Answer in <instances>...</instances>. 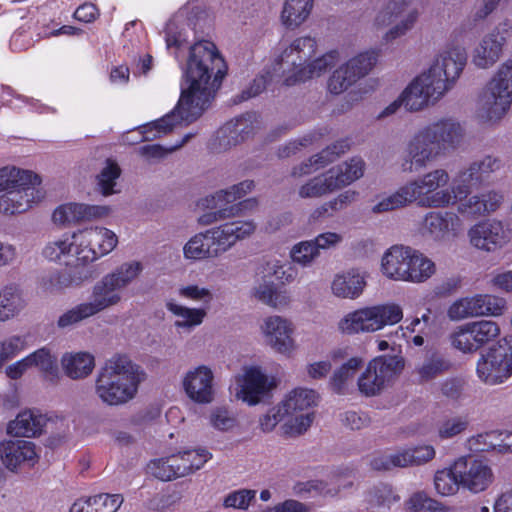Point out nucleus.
I'll return each mask as SVG.
<instances>
[{
    "label": "nucleus",
    "mask_w": 512,
    "mask_h": 512,
    "mask_svg": "<svg viewBox=\"0 0 512 512\" xmlns=\"http://www.w3.org/2000/svg\"><path fill=\"white\" fill-rule=\"evenodd\" d=\"M209 422L219 431H229L235 427L236 418L228 409L216 407L210 412Z\"/></svg>",
    "instance_id": "58"
},
{
    "label": "nucleus",
    "mask_w": 512,
    "mask_h": 512,
    "mask_svg": "<svg viewBox=\"0 0 512 512\" xmlns=\"http://www.w3.org/2000/svg\"><path fill=\"white\" fill-rule=\"evenodd\" d=\"M313 419L314 414L311 412L287 415V419L282 425L283 433L290 437L302 435L310 428Z\"/></svg>",
    "instance_id": "52"
},
{
    "label": "nucleus",
    "mask_w": 512,
    "mask_h": 512,
    "mask_svg": "<svg viewBox=\"0 0 512 512\" xmlns=\"http://www.w3.org/2000/svg\"><path fill=\"white\" fill-rule=\"evenodd\" d=\"M500 334L497 322H469L453 336L454 347L472 352Z\"/></svg>",
    "instance_id": "26"
},
{
    "label": "nucleus",
    "mask_w": 512,
    "mask_h": 512,
    "mask_svg": "<svg viewBox=\"0 0 512 512\" xmlns=\"http://www.w3.org/2000/svg\"><path fill=\"white\" fill-rule=\"evenodd\" d=\"M193 136H194V134L188 133V134L184 135L181 138V140L178 141L176 144H174L172 146H169V147H163V146L158 145V144L144 145V146H141L139 148V154L142 155L143 157H145L148 160H155V161L156 160H161V159L165 158L167 155H169L170 153H172V152L178 150L179 148H181Z\"/></svg>",
    "instance_id": "53"
},
{
    "label": "nucleus",
    "mask_w": 512,
    "mask_h": 512,
    "mask_svg": "<svg viewBox=\"0 0 512 512\" xmlns=\"http://www.w3.org/2000/svg\"><path fill=\"white\" fill-rule=\"evenodd\" d=\"M511 24L505 20L484 34L471 51V63L477 69L492 68L503 56Z\"/></svg>",
    "instance_id": "20"
},
{
    "label": "nucleus",
    "mask_w": 512,
    "mask_h": 512,
    "mask_svg": "<svg viewBox=\"0 0 512 512\" xmlns=\"http://www.w3.org/2000/svg\"><path fill=\"white\" fill-rule=\"evenodd\" d=\"M316 400L317 395L314 390L297 388L287 395L282 404L289 415H294L295 413H304L305 410L316 404Z\"/></svg>",
    "instance_id": "43"
},
{
    "label": "nucleus",
    "mask_w": 512,
    "mask_h": 512,
    "mask_svg": "<svg viewBox=\"0 0 512 512\" xmlns=\"http://www.w3.org/2000/svg\"><path fill=\"white\" fill-rule=\"evenodd\" d=\"M464 125L451 116L440 117L415 131L399 159L403 173H415L459 149L465 141Z\"/></svg>",
    "instance_id": "4"
},
{
    "label": "nucleus",
    "mask_w": 512,
    "mask_h": 512,
    "mask_svg": "<svg viewBox=\"0 0 512 512\" xmlns=\"http://www.w3.org/2000/svg\"><path fill=\"white\" fill-rule=\"evenodd\" d=\"M411 0H390L376 13L372 28L381 30L389 28L382 36L384 44H390L407 35L416 25L419 18L417 8H409Z\"/></svg>",
    "instance_id": "16"
},
{
    "label": "nucleus",
    "mask_w": 512,
    "mask_h": 512,
    "mask_svg": "<svg viewBox=\"0 0 512 512\" xmlns=\"http://www.w3.org/2000/svg\"><path fill=\"white\" fill-rule=\"evenodd\" d=\"M27 359H30V367L36 366L45 372L52 371L56 363V359L51 355L50 351L46 348L38 349L37 351L27 356Z\"/></svg>",
    "instance_id": "64"
},
{
    "label": "nucleus",
    "mask_w": 512,
    "mask_h": 512,
    "mask_svg": "<svg viewBox=\"0 0 512 512\" xmlns=\"http://www.w3.org/2000/svg\"><path fill=\"white\" fill-rule=\"evenodd\" d=\"M400 95L402 101H404L405 109L409 112H419L429 106H433L415 78Z\"/></svg>",
    "instance_id": "47"
},
{
    "label": "nucleus",
    "mask_w": 512,
    "mask_h": 512,
    "mask_svg": "<svg viewBox=\"0 0 512 512\" xmlns=\"http://www.w3.org/2000/svg\"><path fill=\"white\" fill-rule=\"evenodd\" d=\"M450 175L444 168H435L406 183L413 203L421 208L443 209L453 205L448 191Z\"/></svg>",
    "instance_id": "15"
},
{
    "label": "nucleus",
    "mask_w": 512,
    "mask_h": 512,
    "mask_svg": "<svg viewBox=\"0 0 512 512\" xmlns=\"http://www.w3.org/2000/svg\"><path fill=\"white\" fill-rule=\"evenodd\" d=\"M123 501L121 494H98L77 500L69 512H117Z\"/></svg>",
    "instance_id": "36"
},
{
    "label": "nucleus",
    "mask_w": 512,
    "mask_h": 512,
    "mask_svg": "<svg viewBox=\"0 0 512 512\" xmlns=\"http://www.w3.org/2000/svg\"><path fill=\"white\" fill-rule=\"evenodd\" d=\"M255 230L256 224L250 219L222 223L193 235L183 246V256L191 261L217 258L237 242L249 238Z\"/></svg>",
    "instance_id": "8"
},
{
    "label": "nucleus",
    "mask_w": 512,
    "mask_h": 512,
    "mask_svg": "<svg viewBox=\"0 0 512 512\" xmlns=\"http://www.w3.org/2000/svg\"><path fill=\"white\" fill-rule=\"evenodd\" d=\"M314 0H285L281 20L288 28H297L309 17Z\"/></svg>",
    "instance_id": "40"
},
{
    "label": "nucleus",
    "mask_w": 512,
    "mask_h": 512,
    "mask_svg": "<svg viewBox=\"0 0 512 512\" xmlns=\"http://www.w3.org/2000/svg\"><path fill=\"white\" fill-rule=\"evenodd\" d=\"M413 204L411 195L406 184L391 193L376 195L371 201V213L380 215L392 212Z\"/></svg>",
    "instance_id": "34"
},
{
    "label": "nucleus",
    "mask_w": 512,
    "mask_h": 512,
    "mask_svg": "<svg viewBox=\"0 0 512 512\" xmlns=\"http://www.w3.org/2000/svg\"><path fill=\"white\" fill-rule=\"evenodd\" d=\"M363 360L352 357L341 367L336 369L330 379V386L337 394H346L352 384L358 370L362 367Z\"/></svg>",
    "instance_id": "41"
},
{
    "label": "nucleus",
    "mask_w": 512,
    "mask_h": 512,
    "mask_svg": "<svg viewBox=\"0 0 512 512\" xmlns=\"http://www.w3.org/2000/svg\"><path fill=\"white\" fill-rule=\"evenodd\" d=\"M501 160L492 155L476 159L462 167L454 175L448 191L453 195V205L464 217L478 218L496 212L504 202V194L498 190H487L470 195L474 187L485 183L491 174L500 170Z\"/></svg>",
    "instance_id": "5"
},
{
    "label": "nucleus",
    "mask_w": 512,
    "mask_h": 512,
    "mask_svg": "<svg viewBox=\"0 0 512 512\" xmlns=\"http://www.w3.org/2000/svg\"><path fill=\"white\" fill-rule=\"evenodd\" d=\"M117 245L116 233L102 226L77 229L48 241L42 249V256L66 269H55L44 275L42 288L57 294L80 287L91 278L83 269L109 255Z\"/></svg>",
    "instance_id": "2"
},
{
    "label": "nucleus",
    "mask_w": 512,
    "mask_h": 512,
    "mask_svg": "<svg viewBox=\"0 0 512 512\" xmlns=\"http://www.w3.org/2000/svg\"><path fill=\"white\" fill-rule=\"evenodd\" d=\"M468 424L469 422L465 417H453L440 425L438 434L442 439H449L465 431Z\"/></svg>",
    "instance_id": "61"
},
{
    "label": "nucleus",
    "mask_w": 512,
    "mask_h": 512,
    "mask_svg": "<svg viewBox=\"0 0 512 512\" xmlns=\"http://www.w3.org/2000/svg\"><path fill=\"white\" fill-rule=\"evenodd\" d=\"M499 437L498 432H486L468 439V448L474 452H485L490 450H498V443L494 440Z\"/></svg>",
    "instance_id": "59"
},
{
    "label": "nucleus",
    "mask_w": 512,
    "mask_h": 512,
    "mask_svg": "<svg viewBox=\"0 0 512 512\" xmlns=\"http://www.w3.org/2000/svg\"><path fill=\"white\" fill-rule=\"evenodd\" d=\"M237 382L239 388L236 391V397L249 405L261 402L276 386L274 378H269L258 367L247 368Z\"/></svg>",
    "instance_id": "25"
},
{
    "label": "nucleus",
    "mask_w": 512,
    "mask_h": 512,
    "mask_svg": "<svg viewBox=\"0 0 512 512\" xmlns=\"http://www.w3.org/2000/svg\"><path fill=\"white\" fill-rule=\"evenodd\" d=\"M467 62L466 49L452 44L443 49L431 66L417 77L432 105L439 102L455 85Z\"/></svg>",
    "instance_id": "11"
},
{
    "label": "nucleus",
    "mask_w": 512,
    "mask_h": 512,
    "mask_svg": "<svg viewBox=\"0 0 512 512\" xmlns=\"http://www.w3.org/2000/svg\"><path fill=\"white\" fill-rule=\"evenodd\" d=\"M455 473L460 478L461 487L474 494L487 490L495 478L488 461L475 455L456 459Z\"/></svg>",
    "instance_id": "23"
},
{
    "label": "nucleus",
    "mask_w": 512,
    "mask_h": 512,
    "mask_svg": "<svg viewBox=\"0 0 512 512\" xmlns=\"http://www.w3.org/2000/svg\"><path fill=\"white\" fill-rule=\"evenodd\" d=\"M46 423L43 415L35 411H23L8 424L7 432L16 437H34L42 432Z\"/></svg>",
    "instance_id": "35"
},
{
    "label": "nucleus",
    "mask_w": 512,
    "mask_h": 512,
    "mask_svg": "<svg viewBox=\"0 0 512 512\" xmlns=\"http://www.w3.org/2000/svg\"><path fill=\"white\" fill-rule=\"evenodd\" d=\"M165 306L172 316L183 320H203L207 316L205 308H189L179 304L174 299L167 300Z\"/></svg>",
    "instance_id": "55"
},
{
    "label": "nucleus",
    "mask_w": 512,
    "mask_h": 512,
    "mask_svg": "<svg viewBox=\"0 0 512 512\" xmlns=\"http://www.w3.org/2000/svg\"><path fill=\"white\" fill-rule=\"evenodd\" d=\"M460 479L455 473V461L448 468L436 471L434 475V488L442 496L454 495L461 487Z\"/></svg>",
    "instance_id": "49"
},
{
    "label": "nucleus",
    "mask_w": 512,
    "mask_h": 512,
    "mask_svg": "<svg viewBox=\"0 0 512 512\" xmlns=\"http://www.w3.org/2000/svg\"><path fill=\"white\" fill-rule=\"evenodd\" d=\"M367 272L360 268H350L337 273L331 283L333 295L343 299H356L366 287Z\"/></svg>",
    "instance_id": "30"
},
{
    "label": "nucleus",
    "mask_w": 512,
    "mask_h": 512,
    "mask_svg": "<svg viewBox=\"0 0 512 512\" xmlns=\"http://www.w3.org/2000/svg\"><path fill=\"white\" fill-rule=\"evenodd\" d=\"M358 196V193L354 190H346L340 193L337 197L330 200L329 202L323 204L319 208H317L314 212L318 217L326 214L329 209L333 211H340L346 208L348 205L353 203Z\"/></svg>",
    "instance_id": "56"
},
{
    "label": "nucleus",
    "mask_w": 512,
    "mask_h": 512,
    "mask_svg": "<svg viewBox=\"0 0 512 512\" xmlns=\"http://www.w3.org/2000/svg\"><path fill=\"white\" fill-rule=\"evenodd\" d=\"M25 307L26 302L17 286L8 285L0 290V320L19 317Z\"/></svg>",
    "instance_id": "39"
},
{
    "label": "nucleus",
    "mask_w": 512,
    "mask_h": 512,
    "mask_svg": "<svg viewBox=\"0 0 512 512\" xmlns=\"http://www.w3.org/2000/svg\"><path fill=\"white\" fill-rule=\"evenodd\" d=\"M319 256L312 239L298 242L290 250L291 260L302 267H310Z\"/></svg>",
    "instance_id": "51"
},
{
    "label": "nucleus",
    "mask_w": 512,
    "mask_h": 512,
    "mask_svg": "<svg viewBox=\"0 0 512 512\" xmlns=\"http://www.w3.org/2000/svg\"><path fill=\"white\" fill-rule=\"evenodd\" d=\"M109 213L110 208L107 206L70 202L59 205L53 211L52 221L60 227H65L81 221L101 219Z\"/></svg>",
    "instance_id": "28"
},
{
    "label": "nucleus",
    "mask_w": 512,
    "mask_h": 512,
    "mask_svg": "<svg viewBox=\"0 0 512 512\" xmlns=\"http://www.w3.org/2000/svg\"><path fill=\"white\" fill-rule=\"evenodd\" d=\"M258 275L259 280L251 289L252 297L275 310L287 309L292 295L285 286L296 280L297 268L289 262L271 259L261 265Z\"/></svg>",
    "instance_id": "12"
},
{
    "label": "nucleus",
    "mask_w": 512,
    "mask_h": 512,
    "mask_svg": "<svg viewBox=\"0 0 512 512\" xmlns=\"http://www.w3.org/2000/svg\"><path fill=\"white\" fill-rule=\"evenodd\" d=\"M512 105V59L501 63L480 93L476 105L477 119L487 125L498 124Z\"/></svg>",
    "instance_id": "13"
},
{
    "label": "nucleus",
    "mask_w": 512,
    "mask_h": 512,
    "mask_svg": "<svg viewBox=\"0 0 512 512\" xmlns=\"http://www.w3.org/2000/svg\"><path fill=\"white\" fill-rule=\"evenodd\" d=\"M144 267L139 261L122 263L111 273L105 275L93 289L94 300L81 303L64 313L59 320H84L98 312L116 305L121 300L120 290L132 284L142 273Z\"/></svg>",
    "instance_id": "9"
},
{
    "label": "nucleus",
    "mask_w": 512,
    "mask_h": 512,
    "mask_svg": "<svg viewBox=\"0 0 512 512\" xmlns=\"http://www.w3.org/2000/svg\"><path fill=\"white\" fill-rule=\"evenodd\" d=\"M407 248L408 246L394 245L385 251L381 259V272L385 277L398 281Z\"/></svg>",
    "instance_id": "44"
},
{
    "label": "nucleus",
    "mask_w": 512,
    "mask_h": 512,
    "mask_svg": "<svg viewBox=\"0 0 512 512\" xmlns=\"http://www.w3.org/2000/svg\"><path fill=\"white\" fill-rule=\"evenodd\" d=\"M422 310L421 315L416 316L414 320H438L447 312L445 304L435 298L427 300Z\"/></svg>",
    "instance_id": "63"
},
{
    "label": "nucleus",
    "mask_w": 512,
    "mask_h": 512,
    "mask_svg": "<svg viewBox=\"0 0 512 512\" xmlns=\"http://www.w3.org/2000/svg\"><path fill=\"white\" fill-rule=\"evenodd\" d=\"M247 122L248 120L246 117H241L236 119L234 124H228L219 131V137H225L227 134L231 135V139L228 140L227 145H224V148L236 145L240 140L244 139L242 134L249 133L248 131H245Z\"/></svg>",
    "instance_id": "62"
},
{
    "label": "nucleus",
    "mask_w": 512,
    "mask_h": 512,
    "mask_svg": "<svg viewBox=\"0 0 512 512\" xmlns=\"http://www.w3.org/2000/svg\"><path fill=\"white\" fill-rule=\"evenodd\" d=\"M477 374L487 384L504 382L512 374V334L491 345L477 363Z\"/></svg>",
    "instance_id": "17"
},
{
    "label": "nucleus",
    "mask_w": 512,
    "mask_h": 512,
    "mask_svg": "<svg viewBox=\"0 0 512 512\" xmlns=\"http://www.w3.org/2000/svg\"><path fill=\"white\" fill-rule=\"evenodd\" d=\"M366 164L361 157H352L327 170L334 190L342 189L351 185L363 177Z\"/></svg>",
    "instance_id": "32"
},
{
    "label": "nucleus",
    "mask_w": 512,
    "mask_h": 512,
    "mask_svg": "<svg viewBox=\"0 0 512 512\" xmlns=\"http://www.w3.org/2000/svg\"><path fill=\"white\" fill-rule=\"evenodd\" d=\"M404 368V359L397 355L380 356L369 362L357 381L358 389L365 396L379 394Z\"/></svg>",
    "instance_id": "18"
},
{
    "label": "nucleus",
    "mask_w": 512,
    "mask_h": 512,
    "mask_svg": "<svg viewBox=\"0 0 512 512\" xmlns=\"http://www.w3.org/2000/svg\"><path fill=\"white\" fill-rule=\"evenodd\" d=\"M266 343L280 353H289L294 346L291 322H265L261 327Z\"/></svg>",
    "instance_id": "33"
},
{
    "label": "nucleus",
    "mask_w": 512,
    "mask_h": 512,
    "mask_svg": "<svg viewBox=\"0 0 512 512\" xmlns=\"http://www.w3.org/2000/svg\"><path fill=\"white\" fill-rule=\"evenodd\" d=\"M119 176V166L115 162L108 160L106 162V166L101 170L97 177L98 186L103 195L107 196L115 193L114 186L116 185V180Z\"/></svg>",
    "instance_id": "54"
},
{
    "label": "nucleus",
    "mask_w": 512,
    "mask_h": 512,
    "mask_svg": "<svg viewBox=\"0 0 512 512\" xmlns=\"http://www.w3.org/2000/svg\"><path fill=\"white\" fill-rule=\"evenodd\" d=\"M467 236L477 250L493 253L504 248L512 238V230L497 218H488L472 225Z\"/></svg>",
    "instance_id": "21"
},
{
    "label": "nucleus",
    "mask_w": 512,
    "mask_h": 512,
    "mask_svg": "<svg viewBox=\"0 0 512 512\" xmlns=\"http://www.w3.org/2000/svg\"><path fill=\"white\" fill-rule=\"evenodd\" d=\"M254 186L252 180H245L201 199L198 206L208 210V212L199 216L198 223L201 225H210L219 220L234 217L238 215L241 210L252 209L257 205L255 199H248L238 204L233 203L251 192Z\"/></svg>",
    "instance_id": "14"
},
{
    "label": "nucleus",
    "mask_w": 512,
    "mask_h": 512,
    "mask_svg": "<svg viewBox=\"0 0 512 512\" xmlns=\"http://www.w3.org/2000/svg\"><path fill=\"white\" fill-rule=\"evenodd\" d=\"M435 272V263L423 253L414 249L407 282L423 283L431 278Z\"/></svg>",
    "instance_id": "45"
},
{
    "label": "nucleus",
    "mask_w": 512,
    "mask_h": 512,
    "mask_svg": "<svg viewBox=\"0 0 512 512\" xmlns=\"http://www.w3.org/2000/svg\"><path fill=\"white\" fill-rule=\"evenodd\" d=\"M177 458L173 455L151 460L147 464V473L161 481H171L179 478L175 462Z\"/></svg>",
    "instance_id": "50"
},
{
    "label": "nucleus",
    "mask_w": 512,
    "mask_h": 512,
    "mask_svg": "<svg viewBox=\"0 0 512 512\" xmlns=\"http://www.w3.org/2000/svg\"><path fill=\"white\" fill-rule=\"evenodd\" d=\"M402 307L394 302L364 307L356 310L344 320H402Z\"/></svg>",
    "instance_id": "38"
},
{
    "label": "nucleus",
    "mask_w": 512,
    "mask_h": 512,
    "mask_svg": "<svg viewBox=\"0 0 512 512\" xmlns=\"http://www.w3.org/2000/svg\"><path fill=\"white\" fill-rule=\"evenodd\" d=\"M183 388L190 400L197 404H209L214 400V374L205 365L189 370L183 379Z\"/></svg>",
    "instance_id": "27"
},
{
    "label": "nucleus",
    "mask_w": 512,
    "mask_h": 512,
    "mask_svg": "<svg viewBox=\"0 0 512 512\" xmlns=\"http://www.w3.org/2000/svg\"><path fill=\"white\" fill-rule=\"evenodd\" d=\"M177 294L181 298L203 303H209L213 298L210 289L195 284L180 285Z\"/></svg>",
    "instance_id": "60"
},
{
    "label": "nucleus",
    "mask_w": 512,
    "mask_h": 512,
    "mask_svg": "<svg viewBox=\"0 0 512 512\" xmlns=\"http://www.w3.org/2000/svg\"><path fill=\"white\" fill-rule=\"evenodd\" d=\"M145 372L125 356H115L100 369L95 381V394L108 406H119L132 400Z\"/></svg>",
    "instance_id": "7"
},
{
    "label": "nucleus",
    "mask_w": 512,
    "mask_h": 512,
    "mask_svg": "<svg viewBox=\"0 0 512 512\" xmlns=\"http://www.w3.org/2000/svg\"><path fill=\"white\" fill-rule=\"evenodd\" d=\"M507 309L504 298L490 294H475L455 300L448 308L450 320L474 317H500Z\"/></svg>",
    "instance_id": "19"
},
{
    "label": "nucleus",
    "mask_w": 512,
    "mask_h": 512,
    "mask_svg": "<svg viewBox=\"0 0 512 512\" xmlns=\"http://www.w3.org/2000/svg\"><path fill=\"white\" fill-rule=\"evenodd\" d=\"M0 458L8 470L15 471L23 463L33 466L38 454L33 442L17 439L0 442Z\"/></svg>",
    "instance_id": "29"
},
{
    "label": "nucleus",
    "mask_w": 512,
    "mask_h": 512,
    "mask_svg": "<svg viewBox=\"0 0 512 512\" xmlns=\"http://www.w3.org/2000/svg\"><path fill=\"white\" fill-rule=\"evenodd\" d=\"M377 58L378 54L374 50L365 51L352 57L329 77L328 90L335 95L343 93L372 70Z\"/></svg>",
    "instance_id": "22"
},
{
    "label": "nucleus",
    "mask_w": 512,
    "mask_h": 512,
    "mask_svg": "<svg viewBox=\"0 0 512 512\" xmlns=\"http://www.w3.org/2000/svg\"><path fill=\"white\" fill-rule=\"evenodd\" d=\"M410 512H453L443 503L431 498L425 491H416L404 503Z\"/></svg>",
    "instance_id": "46"
},
{
    "label": "nucleus",
    "mask_w": 512,
    "mask_h": 512,
    "mask_svg": "<svg viewBox=\"0 0 512 512\" xmlns=\"http://www.w3.org/2000/svg\"><path fill=\"white\" fill-rule=\"evenodd\" d=\"M451 366V362L441 353L427 352L414 371L420 382H428L448 372Z\"/></svg>",
    "instance_id": "37"
},
{
    "label": "nucleus",
    "mask_w": 512,
    "mask_h": 512,
    "mask_svg": "<svg viewBox=\"0 0 512 512\" xmlns=\"http://www.w3.org/2000/svg\"><path fill=\"white\" fill-rule=\"evenodd\" d=\"M334 191L332 181L326 171L302 184L298 189V195L300 198H319Z\"/></svg>",
    "instance_id": "48"
},
{
    "label": "nucleus",
    "mask_w": 512,
    "mask_h": 512,
    "mask_svg": "<svg viewBox=\"0 0 512 512\" xmlns=\"http://www.w3.org/2000/svg\"><path fill=\"white\" fill-rule=\"evenodd\" d=\"M287 415L289 414L281 402L277 406L270 408L266 414L260 417L259 427L263 432H271L278 423L286 421Z\"/></svg>",
    "instance_id": "57"
},
{
    "label": "nucleus",
    "mask_w": 512,
    "mask_h": 512,
    "mask_svg": "<svg viewBox=\"0 0 512 512\" xmlns=\"http://www.w3.org/2000/svg\"><path fill=\"white\" fill-rule=\"evenodd\" d=\"M317 49V41L311 36L294 39L288 46L283 47L264 72L242 91L239 101L259 95L276 76H280L282 84L287 87L321 77L337 63L339 55L337 51H329L317 56Z\"/></svg>",
    "instance_id": "3"
},
{
    "label": "nucleus",
    "mask_w": 512,
    "mask_h": 512,
    "mask_svg": "<svg viewBox=\"0 0 512 512\" xmlns=\"http://www.w3.org/2000/svg\"><path fill=\"white\" fill-rule=\"evenodd\" d=\"M463 216L457 211L435 210L425 214L422 234L438 243L452 241L464 231Z\"/></svg>",
    "instance_id": "24"
},
{
    "label": "nucleus",
    "mask_w": 512,
    "mask_h": 512,
    "mask_svg": "<svg viewBox=\"0 0 512 512\" xmlns=\"http://www.w3.org/2000/svg\"><path fill=\"white\" fill-rule=\"evenodd\" d=\"M0 215L23 214L45 196L40 177L32 171L5 166L0 168Z\"/></svg>",
    "instance_id": "10"
},
{
    "label": "nucleus",
    "mask_w": 512,
    "mask_h": 512,
    "mask_svg": "<svg viewBox=\"0 0 512 512\" xmlns=\"http://www.w3.org/2000/svg\"><path fill=\"white\" fill-rule=\"evenodd\" d=\"M349 150V144L346 140H339L322 150L319 154L310 157L308 160L293 167L291 175L293 177H302L312 174L333 162L337 157Z\"/></svg>",
    "instance_id": "31"
},
{
    "label": "nucleus",
    "mask_w": 512,
    "mask_h": 512,
    "mask_svg": "<svg viewBox=\"0 0 512 512\" xmlns=\"http://www.w3.org/2000/svg\"><path fill=\"white\" fill-rule=\"evenodd\" d=\"M501 160L492 155L476 159L462 167L454 175L448 191L453 195V205L464 217L478 218L496 212L504 202V194L498 190H487L470 195L474 187L485 183L491 174L500 170Z\"/></svg>",
    "instance_id": "6"
},
{
    "label": "nucleus",
    "mask_w": 512,
    "mask_h": 512,
    "mask_svg": "<svg viewBox=\"0 0 512 512\" xmlns=\"http://www.w3.org/2000/svg\"><path fill=\"white\" fill-rule=\"evenodd\" d=\"M94 357L86 352L65 354L62 357V366L68 377L80 379L88 376L94 368Z\"/></svg>",
    "instance_id": "42"
},
{
    "label": "nucleus",
    "mask_w": 512,
    "mask_h": 512,
    "mask_svg": "<svg viewBox=\"0 0 512 512\" xmlns=\"http://www.w3.org/2000/svg\"><path fill=\"white\" fill-rule=\"evenodd\" d=\"M188 21L184 12L175 14L166 24V48L181 64V94L175 108L164 117L141 126L137 138L129 144L155 138L196 121L210 106L215 91L226 74V64L214 43L199 41L188 46Z\"/></svg>",
    "instance_id": "1"
}]
</instances>
